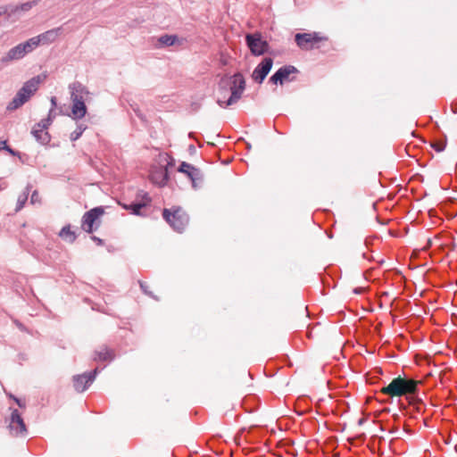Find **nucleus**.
<instances>
[{
    "label": "nucleus",
    "instance_id": "1",
    "mask_svg": "<svg viewBox=\"0 0 457 457\" xmlns=\"http://www.w3.org/2000/svg\"><path fill=\"white\" fill-rule=\"evenodd\" d=\"M382 393L390 396L406 395L410 404L414 405L418 412L421 411L423 403L417 396L418 382L414 379L395 378L382 389Z\"/></svg>",
    "mask_w": 457,
    "mask_h": 457
},
{
    "label": "nucleus",
    "instance_id": "2",
    "mask_svg": "<svg viewBox=\"0 0 457 457\" xmlns=\"http://www.w3.org/2000/svg\"><path fill=\"white\" fill-rule=\"evenodd\" d=\"M229 88L231 94L228 99L227 101L220 99L217 101V104L222 108L235 104L241 98L245 89V79L242 73L237 72L229 77Z\"/></svg>",
    "mask_w": 457,
    "mask_h": 457
},
{
    "label": "nucleus",
    "instance_id": "3",
    "mask_svg": "<svg viewBox=\"0 0 457 457\" xmlns=\"http://www.w3.org/2000/svg\"><path fill=\"white\" fill-rule=\"evenodd\" d=\"M162 217L177 232L181 233L188 224V215L180 208L163 209Z\"/></svg>",
    "mask_w": 457,
    "mask_h": 457
},
{
    "label": "nucleus",
    "instance_id": "4",
    "mask_svg": "<svg viewBox=\"0 0 457 457\" xmlns=\"http://www.w3.org/2000/svg\"><path fill=\"white\" fill-rule=\"evenodd\" d=\"M33 50L29 39L12 47L4 56L0 58V71L11 62L21 60Z\"/></svg>",
    "mask_w": 457,
    "mask_h": 457
},
{
    "label": "nucleus",
    "instance_id": "5",
    "mask_svg": "<svg viewBox=\"0 0 457 457\" xmlns=\"http://www.w3.org/2000/svg\"><path fill=\"white\" fill-rule=\"evenodd\" d=\"M328 38L323 37L319 32L312 33H296L295 35V42L302 50H312L317 48L316 46L321 41H326Z\"/></svg>",
    "mask_w": 457,
    "mask_h": 457
},
{
    "label": "nucleus",
    "instance_id": "6",
    "mask_svg": "<svg viewBox=\"0 0 457 457\" xmlns=\"http://www.w3.org/2000/svg\"><path fill=\"white\" fill-rule=\"evenodd\" d=\"M245 43L254 56L264 54L269 50V44L260 33H250L245 36Z\"/></svg>",
    "mask_w": 457,
    "mask_h": 457
},
{
    "label": "nucleus",
    "instance_id": "7",
    "mask_svg": "<svg viewBox=\"0 0 457 457\" xmlns=\"http://www.w3.org/2000/svg\"><path fill=\"white\" fill-rule=\"evenodd\" d=\"M99 371L100 370L96 368L89 372L75 375L72 379L75 390L79 393L87 390L88 386L94 382Z\"/></svg>",
    "mask_w": 457,
    "mask_h": 457
},
{
    "label": "nucleus",
    "instance_id": "8",
    "mask_svg": "<svg viewBox=\"0 0 457 457\" xmlns=\"http://www.w3.org/2000/svg\"><path fill=\"white\" fill-rule=\"evenodd\" d=\"M137 198L140 200H137L130 204H121L122 208L129 211L130 213L134 215H141V210L146 207L152 202V198L149 196L148 193L140 191L137 194Z\"/></svg>",
    "mask_w": 457,
    "mask_h": 457
},
{
    "label": "nucleus",
    "instance_id": "9",
    "mask_svg": "<svg viewBox=\"0 0 457 457\" xmlns=\"http://www.w3.org/2000/svg\"><path fill=\"white\" fill-rule=\"evenodd\" d=\"M62 28H55L49 29L44 33L39 34L37 37L29 38L32 47L36 49L39 45H48L56 40L58 36L61 34Z\"/></svg>",
    "mask_w": 457,
    "mask_h": 457
},
{
    "label": "nucleus",
    "instance_id": "10",
    "mask_svg": "<svg viewBox=\"0 0 457 457\" xmlns=\"http://www.w3.org/2000/svg\"><path fill=\"white\" fill-rule=\"evenodd\" d=\"M104 214L103 207H95L86 212L82 217V228L83 229L91 234L95 230V222Z\"/></svg>",
    "mask_w": 457,
    "mask_h": 457
},
{
    "label": "nucleus",
    "instance_id": "11",
    "mask_svg": "<svg viewBox=\"0 0 457 457\" xmlns=\"http://www.w3.org/2000/svg\"><path fill=\"white\" fill-rule=\"evenodd\" d=\"M298 72L297 69L293 65H284L280 67L269 79L272 84L283 85L285 81H292L290 75Z\"/></svg>",
    "mask_w": 457,
    "mask_h": 457
},
{
    "label": "nucleus",
    "instance_id": "12",
    "mask_svg": "<svg viewBox=\"0 0 457 457\" xmlns=\"http://www.w3.org/2000/svg\"><path fill=\"white\" fill-rule=\"evenodd\" d=\"M273 64V60L270 57H265L253 70L252 78L253 79L261 84L263 82L269 72L270 71Z\"/></svg>",
    "mask_w": 457,
    "mask_h": 457
},
{
    "label": "nucleus",
    "instance_id": "13",
    "mask_svg": "<svg viewBox=\"0 0 457 457\" xmlns=\"http://www.w3.org/2000/svg\"><path fill=\"white\" fill-rule=\"evenodd\" d=\"M71 100L86 101L89 95L87 88L80 82L75 81L69 85Z\"/></svg>",
    "mask_w": 457,
    "mask_h": 457
},
{
    "label": "nucleus",
    "instance_id": "14",
    "mask_svg": "<svg viewBox=\"0 0 457 457\" xmlns=\"http://www.w3.org/2000/svg\"><path fill=\"white\" fill-rule=\"evenodd\" d=\"M178 171L184 173L192 181L193 187H195V181L202 179L201 171L192 164L182 162L178 168Z\"/></svg>",
    "mask_w": 457,
    "mask_h": 457
},
{
    "label": "nucleus",
    "instance_id": "15",
    "mask_svg": "<svg viewBox=\"0 0 457 457\" xmlns=\"http://www.w3.org/2000/svg\"><path fill=\"white\" fill-rule=\"evenodd\" d=\"M40 76H35L32 79L26 81L19 92L23 96H29V98L34 95V93L38 89L39 84L41 83Z\"/></svg>",
    "mask_w": 457,
    "mask_h": 457
},
{
    "label": "nucleus",
    "instance_id": "16",
    "mask_svg": "<svg viewBox=\"0 0 457 457\" xmlns=\"http://www.w3.org/2000/svg\"><path fill=\"white\" fill-rule=\"evenodd\" d=\"M10 428L11 429H16L17 434L26 432V425L17 409H14L12 411Z\"/></svg>",
    "mask_w": 457,
    "mask_h": 457
},
{
    "label": "nucleus",
    "instance_id": "17",
    "mask_svg": "<svg viewBox=\"0 0 457 457\" xmlns=\"http://www.w3.org/2000/svg\"><path fill=\"white\" fill-rule=\"evenodd\" d=\"M10 428L11 429H16L17 434L26 432V425L17 409H14L12 411Z\"/></svg>",
    "mask_w": 457,
    "mask_h": 457
},
{
    "label": "nucleus",
    "instance_id": "18",
    "mask_svg": "<svg viewBox=\"0 0 457 457\" xmlns=\"http://www.w3.org/2000/svg\"><path fill=\"white\" fill-rule=\"evenodd\" d=\"M10 428L11 429H16L17 434L26 432V425L17 409H14L12 411Z\"/></svg>",
    "mask_w": 457,
    "mask_h": 457
},
{
    "label": "nucleus",
    "instance_id": "19",
    "mask_svg": "<svg viewBox=\"0 0 457 457\" xmlns=\"http://www.w3.org/2000/svg\"><path fill=\"white\" fill-rule=\"evenodd\" d=\"M71 116L74 120H80L87 114L86 101L71 100Z\"/></svg>",
    "mask_w": 457,
    "mask_h": 457
},
{
    "label": "nucleus",
    "instance_id": "20",
    "mask_svg": "<svg viewBox=\"0 0 457 457\" xmlns=\"http://www.w3.org/2000/svg\"><path fill=\"white\" fill-rule=\"evenodd\" d=\"M178 41L176 35H162L157 38V42L154 44L156 48H162L166 46H171Z\"/></svg>",
    "mask_w": 457,
    "mask_h": 457
},
{
    "label": "nucleus",
    "instance_id": "21",
    "mask_svg": "<svg viewBox=\"0 0 457 457\" xmlns=\"http://www.w3.org/2000/svg\"><path fill=\"white\" fill-rule=\"evenodd\" d=\"M114 358L112 351L104 347L99 351H96L95 361H112Z\"/></svg>",
    "mask_w": 457,
    "mask_h": 457
},
{
    "label": "nucleus",
    "instance_id": "22",
    "mask_svg": "<svg viewBox=\"0 0 457 457\" xmlns=\"http://www.w3.org/2000/svg\"><path fill=\"white\" fill-rule=\"evenodd\" d=\"M31 134L41 145H47L51 140V136L47 131L39 132L37 130H31Z\"/></svg>",
    "mask_w": 457,
    "mask_h": 457
},
{
    "label": "nucleus",
    "instance_id": "23",
    "mask_svg": "<svg viewBox=\"0 0 457 457\" xmlns=\"http://www.w3.org/2000/svg\"><path fill=\"white\" fill-rule=\"evenodd\" d=\"M30 188H31V186L28 185L25 187V189L22 192V194H21L19 195L18 200H17L16 209H15L16 212L21 211L23 208V206L25 205V203L27 202L29 195Z\"/></svg>",
    "mask_w": 457,
    "mask_h": 457
},
{
    "label": "nucleus",
    "instance_id": "24",
    "mask_svg": "<svg viewBox=\"0 0 457 457\" xmlns=\"http://www.w3.org/2000/svg\"><path fill=\"white\" fill-rule=\"evenodd\" d=\"M59 236L70 243H73L76 239V235L73 231L71 230L70 226H64L61 229Z\"/></svg>",
    "mask_w": 457,
    "mask_h": 457
},
{
    "label": "nucleus",
    "instance_id": "25",
    "mask_svg": "<svg viewBox=\"0 0 457 457\" xmlns=\"http://www.w3.org/2000/svg\"><path fill=\"white\" fill-rule=\"evenodd\" d=\"M87 125L83 123H77L76 129L71 133L70 139L71 141L78 140L83 134V132L87 129Z\"/></svg>",
    "mask_w": 457,
    "mask_h": 457
},
{
    "label": "nucleus",
    "instance_id": "26",
    "mask_svg": "<svg viewBox=\"0 0 457 457\" xmlns=\"http://www.w3.org/2000/svg\"><path fill=\"white\" fill-rule=\"evenodd\" d=\"M25 103L22 100L18 98L16 96L12 98V100L8 104L6 109L7 111H15L21 106H22Z\"/></svg>",
    "mask_w": 457,
    "mask_h": 457
},
{
    "label": "nucleus",
    "instance_id": "27",
    "mask_svg": "<svg viewBox=\"0 0 457 457\" xmlns=\"http://www.w3.org/2000/svg\"><path fill=\"white\" fill-rule=\"evenodd\" d=\"M25 103L22 100L18 98L16 96L12 98V100L8 104L6 109L7 111H15L21 106H22Z\"/></svg>",
    "mask_w": 457,
    "mask_h": 457
},
{
    "label": "nucleus",
    "instance_id": "28",
    "mask_svg": "<svg viewBox=\"0 0 457 457\" xmlns=\"http://www.w3.org/2000/svg\"><path fill=\"white\" fill-rule=\"evenodd\" d=\"M33 5H34V2H26L24 4H21L19 6H15V7L11 6L10 12H16L18 10H21V11H23V12H27V11H29L32 8Z\"/></svg>",
    "mask_w": 457,
    "mask_h": 457
},
{
    "label": "nucleus",
    "instance_id": "29",
    "mask_svg": "<svg viewBox=\"0 0 457 457\" xmlns=\"http://www.w3.org/2000/svg\"><path fill=\"white\" fill-rule=\"evenodd\" d=\"M156 176H157V179H161L160 184L162 186L165 185L169 180V173H168V170L166 168L162 169L159 173L154 174V178H155Z\"/></svg>",
    "mask_w": 457,
    "mask_h": 457
},
{
    "label": "nucleus",
    "instance_id": "30",
    "mask_svg": "<svg viewBox=\"0 0 457 457\" xmlns=\"http://www.w3.org/2000/svg\"><path fill=\"white\" fill-rule=\"evenodd\" d=\"M138 284H139V286H140L141 290H142V291H143L146 295H148V296H150V297H153L154 299H157V298L154 295L153 292H151V291H149V290H148V286H147L146 282H144V281L139 280V281H138Z\"/></svg>",
    "mask_w": 457,
    "mask_h": 457
},
{
    "label": "nucleus",
    "instance_id": "31",
    "mask_svg": "<svg viewBox=\"0 0 457 457\" xmlns=\"http://www.w3.org/2000/svg\"><path fill=\"white\" fill-rule=\"evenodd\" d=\"M53 118L47 117L46 119L41 120L37 122V127L43 128L45 130L48 129V127L52 124Z\"/></svg>",
    "mask_w": 457,
    "mask_h": 457
},
{
    "label": "nucleus",
    "instance_id": "32",
    "mask_svg": "<svg viewBox=\"0 0 457 457\" xmlns=\"http://www.w3.org/2000/svg\"><path fill=\"white\" fill-rule=\"evenodd\" d=\"M40 203V198L38 195V192L37 190H34L30 196V204H36Z\"/></svg>",
    "mask_w": 457,
    "mask_h": 457
},
{
    "label": "nucleus",
    "instance_id": "33",
    "mask_svg": "<svg viewBox=\"0 0 457 457\" xmlns=\"http://www.w3.org/2000/svg\"><path fill=\"white\" fill-rule=\"evenodd\" d=\"M432 147L436 151V152H442L445 150V143L444 142H436V143H434L432 145Z\"/></svg>",
    "mask_w": 457,
    "mask_h": 457
},
{
    "label": "nucleus",
    "instance_id": "34",
    "mask_svg": "<svg viewBox=\"0 0 457 457\" xmlns=\"http://www.w3.org/2000/svg\"><path fill=\"white\" fill-rule=\"evenodd\" d=\"M10 8L11 5H2L0 6V16L8 13L10 15Z\"/></svg>",
    "mask_w": 457,
    "mask_h": 457
},
{
    "label": "nucleus",
    "instance_id": "35",
    "mask_svg": "<svg viewBox=\"0 0 457 457\" xmlns=\"http://www.w3.org/2000/svg\"><path fill=\"white\" fill-rule=\"evenodd\" d=\"M18 98L23 101V103H27L29 100V96H23L19 91L15 95Z\"/></svg>",
    "mask_w": 457,
    "mask_h": 457
},
{
    "label": "nucleus",
    "instance_id": "36",
    "mask_svg": "<svg viewBox=\"0 0 457 457\" xmlns=\"http://www.w3.org/2000/svg\"><path fill=\"white\" fill-rule=\"evenodd\" d=\"M6 152H8L12 156H16L18 155V152H16L15 150H13L12 148H11L8 145H7V147L4 149Z\"/></svg>",
    "mask_w": 457,
    "mask_h": 457
},
{
    "label": "nucleus",
    "instance_id": "37",
    "mask_svg": "<svg viewBox=\"0 0 457 457\" xmlns=\"http://www.w3.org/2000/svg\"><path fill=\"white\" fill-rule=\"evenodd\" d=\"M50 102H51V108H53L54 110L55 109V107L57 106V99L55 96H52L51 99H50Z\"/></svg>",
    "mask_w": 457,
    "mask_h": 457
},
{
    "label": "nucleus",
    "instance_id": "38",
    "mask_svg": "<svg viewBox=\"0 0 457 457\" xmlns=\"http://www.w3.org/2000/svg\"><path fill=\"white\" fill-rule=\"evenodd\" d=\"M91 238H92V240H93V241H95L98 245H104V241H103L101 238H99V237H96V236H92V237H91Z\"/></svg>",
    "mask_w": 457,
    "mask_h": 457
},
{
    "label": "nucleus",
    "instance_id": "39",
    "mask_svg": "<svg viewBox=\"0 0 457 457\" xmlns=\"http://www.w3.org/2000/svg\"><path fill=\"white\" fill-rule=\"evenodd\" d=\"M14 323L16 324V326L21 330V331H25L26 328L24 327V325L22 323H21L20 321L18 320H14Z\"/></svg>",
    "mask_w": 457,
    "mask_h": 457
},
{
    "label": "nucleus",
    "instance_id": "40",
    "mask_svg": "<svg viewBox=\"0 0 457 457\" xmlns=\"http://www.w3.org/2000/svg\"><path fill=\"white\" fill-rule=\"evenodd\" d=\"M7 147V142L4 140H0V150H4Z\"/></svg>",
    "mask_w": 457,
    "mask_h": 457
},
{
    "label": "nucleus",
    "instance_id": "41",
    "mask_svg": "<svg viewBox=\"0 0 457 457\" xmlns=\"http://www.w3.org/2000/svg\"><path fill=\"white\" fill-rule=\"evenodd\" d=\"M15 403L20 406V407H24V403H21V400L17 398V397H13Z\"/></svg>",
    "mask_w": 457,
    "mask_h": 457
},
{
    "label": "nucleus",
    "instance_id": "42",
    "mask_svg": "<svg viewBox=\"0 0 457 457\" xmlns=\"http://www.w3.org/2000/svg\"><path fill=\"white\" fill-rule=\"evenodd\" d=\"M32 130H37L39 132L46 131L43 128L37 127V123L32 128Z\"/></svg>",
    "mask_w": 457,
    "mask_h": 457
},
{
    "label": "nucleus",
    "instance_id": "43",
    "mask_svg": "<svg viewBox=\"0 0 457 457\" xmlns=\"http://www.w3.org/2000/svg\"><path fill=\"white\" fill-rule=\"evenodd\" d=\"M188 151H189V153H190L191 154H195V151H196V150H195V147L193 145H190L188 146Z\"/></svg>",
    "mask_w": 457,
    "mask_h": 457
},
{
    "label": "nucleus",
    "instance_id": "44",
    "mask_svg": "<svg viewBox=\"0 0 457 457\" xmlns=\"http://www.w3.org/2000/svg\"><path fill=\"white\" fill-rule=\"evenodd\" d=\"M47 117H50V118H54L55 117V114H54V110L53 108H51L49 110V113H48V116Z\"/></svg>",
    "mask_w": 457,
    "mask_h": 457
},
{
    "label": "nucleus",
    "instance_id": "45",
    "mask_svg": "<svg viewBox=\"0 0 457 457\" xmlns=\"http://www.w3.org/2000/svg\"><path fill=\"white\" fill-rule=\"evenodd\" d=\"M363 292V288L362 287H356L353 289V293L354 294H361Z\"/></svg>",
    "mask_w": 457,
    "mask_h": 457
},
{
    "label": "nucleus",
    "instance_id": "46",
    "mask_svg": "<svg viewBox=\"0 0 457 457\" xmlns=\"http://www.w3.org/2000/svg\"><path fill=\"white\" fill-rule=\"evenodd\" d=\"M431 245H432L431 239H428L427 245H426V246H424V250L428 249L429 247H431Z\"/></svg>",
    "mask_w": 457,
    "mask_h": 457
},
{
    "label": "nucleus",
    "instance_id": "47",
    "mask_svg": "<svg viewBox=\"0 0 457 457\" xmlns=\"http://www.w3.org/2000/svg\"><path fill=\"white\" fill-rule=\"evenodd\" d=\"M224 80H225V79H222L220 80V85H221V84L224 82Z\"/></svg>",
    "mask_w": 457,
    "mask_h": 457
}]
</instances>
